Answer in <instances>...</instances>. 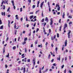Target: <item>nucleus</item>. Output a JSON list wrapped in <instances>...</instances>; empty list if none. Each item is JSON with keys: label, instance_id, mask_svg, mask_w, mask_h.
Listing matches in <instances>:
<instances>
[{"label": "nucleus", "instance_id": "f257e3e1", "mask_svg": "<svg viewBox=\"0 0 73 73\" xmlns=\"http://www.w3.org/2000/svg\"><path fill=\"white\" fill-rule=\"evenodd\" d=\"M57 7V10L58 11H60V5H59L58 4H56V8H57V7Z\"/></svg>", "mask_w": 73, "mask_h": 73}, {"label": "nucleus", "instance_id": "f03ea898", "mask_svg": "<svg viewBox=\"0 0 73 73\" xmlns=\"http://www.w3.org/2000/svg\"><path fill=\"white\" fill-rule=\"evenodd\" d=\"M64 26L63 30H65V28H66V27H68V25L66 23H65V25H64Z\"/></svg>", "mask_w": 73, "mask_h": 73}, {"label": "nucleus", "instance_id": "7ed1b4c3", "mask_svg": "<svg viewBox=\"0 0 73 73\" xmlns=\"http://www.w3.org/2000/svg\"><path fill=\"white\" fill-rule=\"evenodd\" d=\"M71 32V31H70V30H69V32L67 34L68 38H70V33Z\"/></svg>", "mask_w": 73, "mask_h": 73}, {"label": "nucleus", "instance_id": "20e7f679", "mask_svg": "<svg viewBox=\"0 0 73 73\" xmlns=\"http://www.w3.org/2000/svg\"><path fill=\"white\" fill-rule=\"evenodd\" d=\"M56 35H55L54 36H53H53H51V40H54V38L55 39L56 38Z\"/></svg>", "mask_w": 73, "mask_h": 73}, {"label": "nucleus", "instance_id": "39448f33", "mask_svg": "<svg viewBox=\"0 0 73 73\" xmlns=\"http://www.w3.org/2000/svg\"><path fill=\"white\" fill-rule=\"evenodd\" d=\"M51 22H50V25H52L53 24V19L51 18L50 19Z\"/></svg>", "mask_w": 73, "mask_h": 73}, {"label": "nucleus", "instance_id": "423d86ee", "mask_svg": "<svg viewBox=\"0 0 73 73\" xmlns=\"http://www.w3.org/2000/svg\"><path fill=\"white\" fill-rule=\"evenodd\" d=\"M33 63L34 64V65H35V63H36V61L35 60V58H34L33 60Z\"/></svg>", "mask_w": 73, "mask_h": 73}, {"label": "nucleus", "instance_id": "0eeeda50", "mask_svg": "<svg viewBox=\"0 0 73 73\" xmlns=\"http://www.w3.org/2000/svg\"><path fill=\"white\" fill-rule=\"evenodd\" d=\"M57 60H59V61H60V55L59 56V57L57 58Z\"/></svg>", "mask_w": 73, "mask_h": 73}, {"label": "nucleus", "instance_id": "6e6552de", "mask_svg": "<svg viewBox=\"0 0 73 73\" xmlns=\"http://www.w3.org/2000/svg\"><path fill=\"white\" fill-rule=\"evenodd\" d=\"M22 61H25V62H27V58H25L24 59H22Z\"/></svg>", "mask_w": 73, "mask_h": 73}, {"label": "nucleus", "instance_id": "1a4fd4ad", "mask_svg": "<svg viewBox=\"0 0 73 73\" xmlns=\"http://www.w3.org/2000/svg\"><path fill=\"white\" fill-rule=\"evenodd\" d=\"M45 21H47V22H48V21H49V20L48 19V17H46L45 18Z\"/></svg>", "mask_w": 73, "mask_h": 73}, {"label": "nucleus", "instance_id": "9d476101", "mask_svg": "<svg viewBox=\"0 0 73 73\" xmlns=\"http://www.w3.org/2000/svg\"><path fill=\"white\" fill-rule=\"evenodd\" d=\"M65 46H66V45H67V40H66L65 41V42H64Z\"/></svg>", "mask_w": 73, "mask_h": 73}, {"label": "nucleus", "instance_id": "9b49d317", "mask_svg": "<svg viewBox=\"0 0 73 73\" xmlns=\"http://www.w3.org/2000/svg\"><path fill=\"white\" fill-rule=\"evenodd\" d=\"M1 14L2 15V16H3V15L4 16H5V12H4V13H3V12H2L1 13Z\"/></svg>", "mask_w": 73, "mask_h": 73}, {"label": "nucleus", "instance_id": "f8f14e48", "mask_svg": "<svg viewBox=\"0 0 73 73\" xmlns=\"http://www.w3.org/2000/svg\"><path fill=\"white\" fill-rule=\"evenodd\" d=\"M15 17H16V19H17V20L19 19V17H18V15H15Z\"/></svg>", "mask_w": 73, "mask_h": 73}, {"label": "nucleus", "instance_id": "ddd939ff", "mask_svg": "<svg viewBox=\"0 0 73 73\" xmlns=\"http://www.w3.org/2000/svg\"><path fill=\"white\" fill-rule=\"evenodd\" d=\"M65 12H64L63 13V15L62 16V18L64 19V16H65Z\"/></svg>", "mask_w": 73, "mask_h": 73}, {"label": "nucleus", "instance_id": "4468645a", "mask_svg": "<svg viewBox=\"0 0 73 73\" xmlns=\"http://www.w3.org/2000/svg\"><path fill=\"white\" fill-rule=\"evenodd\" d=\"M33 15H32L30 16L29 18L30 19H32L33 18Z\"/></svg>", "mask_w": 73, "mask_h": 73}, {"label": "nucleus", "instance_id": "2eb2a0df", "mask_svg": "<svg viewBox=\"0 0 73 73\" xmlns=\"http://www.w3.org/2000/svg\"><path fill=\"white\" fill-rule=\"evenodd\" d=\"M16 46H14L13 47V49L14 50H15V49H16Z\"/></svg>", "mask_w": 73, "mask_h": 73}, {"label": "nucleus", "instance_id": "dca6fc26", "mask_svg": "<svg viewBox=\"0 0 73 73\" xmlns=\"http://www.w3.org/2000/svg\"><path fill=\"white\" fill-rule=\"evenodd\" d=\"M25 68L24 67L23 69V73H25Z\"/></svg>", "mask_w": 73, "mask_h": 73}, {"label": "nucleus", "instance_id": "f3484780", "mask_svg": "<svg viewBox=\"0 0 73 73\" xmlns=\"http://www.w3.org/2000/svg\"><path fill=\"white\" fill-rule=\"evenodd\" d=\"M48 7H50V3H49V2H48Z\"/></svg>", "mask_w": 73, "mask_h": 73}, {"label": "nucleus", "instance_id": "a211bd4d", "mask_svg": "<svg viewBox=\"0 0 73 73\" xmlns=\"http://www.w3.org/2000/svg\"><path fill=\"white\" fill-rule=\"evenodd\" d=\"M2 24V21L1 20V19L0 18V25Z\"/></svg>", "mask_w": 73, "mask_h": 73}, {"label": "nucleus", "instance_id": "6ab92c4d", "mask_svg": "<svg viewBox=\"0 0 73 73\" xmlns=\"http://www.w3.org/2000/svg\"><path fill=\"white\" fill-rule=\"evenodd\" d=\"M3 53H5V47H4L3 48Z\"/></svg>", "mask_w": 73, "mask_h": 73}, {"label": "nucleus", "instance_id": "aec40b11", "mask_svg": "<svg viewBox=\"0 0 73 73\" xmlns=\"http://www.w3.org/2000/svg\"><path fill=\"white\" fill-rule=\"evenodd\" d=\"M62 28V26H61L60 27H59L60 29L59 30L60 31H61Z\"/></svg>", "mask_w": 73, "mask_h": 73}, {"label": "nucleus", "instance_id": "412c9836", "mask_svg": "<svg viewBox=\"0 0 73 73\" xmlns=\"http://www.w3.org/2000/svg\"><path fill=\"white\" fill-rule=\"evenodd\" d=\"M3 25L1 26V28H0V29H3Z\"/></svg>", "mask_w": 73, "mask_h": 73}, {"label": "nucleus", "instance_id": "4be33fe9", "mask_svg": "<svg viewBox=\"0 0 73 73\" xmlns=\"http://www.w3.org/2000/svg\"><path fill=\"white\" fill-rule=\"evenodd\" d=\"M27 40H28V38H25L24 39L25 41H26Z\"/></svg>", "mask_w": 73, "mask_h": 73}, {"label": "nucleus", "instance_id": "5701e85b", "mask_svg": "<svg viewBox=\"0 0 73 73\" xmlns=\"http://www.w3.org/2000/svg\"><path fill=\"white\" fill-rule=\"evenodd\" d=\"M9 54L8 53V55L6 56V57H8V58H9Z\"/></svg>", "mask_w": 73, "mask_h": 73}, {"label": "nucleus", "instance_id": "b1692460", "mask_svg": "<svg viewBox=\"0 0 73 73\" xmlns=\"http://www.w3.org/2000/svg\"><path fill=\"white\" fill-rule=\"evenodd\" d=\"M10 8H11L9 7L8 8L7 10V12H9V10L10 9Z\"/></svg>", "mask_w": 73, "mask_h": 73}, {"label": "nucleus", "instance_id": "393cba45", "mask_svg": "<svg viewBox=\"0 0 73 73\" xmlns=\"http://www.w3.org/2000/svg\"><path fill=\"white\" fill-rule=\"evenodd\" d=\"M3 9H5V6L4 5H3Z\"/></svg>", "mask_w": 73, "mask_h": 73}, {"label": "nucleus", "instance_id": "a878e982", "mask_svg": "<svg viewBox=\"0 0 73 73\" xmlns=\"http://www.w3.org/2000/svg\"><path fill=\"white\" fill-rule=\"evenodd\" d=\"M58 50V48H57V47H56L55 49V50H56V52H57Z\"/></svg>", "mask_w": 73, "mask_h": 73}, {"label": "nucleus", "instance_id": "bb28decb", "mask_svg": "<svg viewBox=\"0 0 73 73\" xmlns=\"http://www.w3.org/2000/svg\"><path fill=\"white\" fill-rule=\"evenodd\" d=\"M26 43V42L25 41L24 42H23V45H24V44H25Z\"/></svg>", "mask_w": 73, "mask_h": 73}, {"label": "nucleus", "instance_id": "cd10ccee", "mask_svg": "<svg viewBox=\"0 0 73 73\" xmlns=\"http://www.w3.org/2000/svg\"><path fill=\"white\" fill-rule=\"evenodd\" d=\"M20 11L21 12H22V11H23V9L22 8H20Z\"/></svg>", "mask_w": 73, "mask_h": 73}, {"label": "nucleus", "instance_id": "c85d7f7f", "mask_svg": "<svg viewBox=\"0 0 73 73\" xmlns=\"http://www.w3.org/2000/svg\"><path fill=\"white\" fill-rule=\"evenodd\" d=\"M57 37H58V38L59 37V33L57 34Z\"/></svg>", "mask_w": 73, "mask_h": 73}, {"label": "nucleus", "instance_id": "c756f323", "mask_svg": "<svg viewBox=\"0 0 73 73\" xmlns=\"http://www.w3.org/2000/svg\"><path fill=\"white\" fill-rule=\"evenodd\" d=\"M28 1L29 3H31V0H28Z\"/></svg>", "mask_w": 73, "mask_h": 73}, {"label": "nucleus", "instance_id": "7c9ffc66", "mask_svg": "<svg viewBox=\"0 0 73 73\" xmlns=\"http://www.w3.org/2000/svg\"><path fill=\"white\" fill-rule=\"evenodd\" d=\"M64 65H63L61 66V69H63L64 68Z\"/></svg>", "mask_w": 73, "mask_h": 73}, {"label": "nucleus", "instance_id": "2f4dec72", "mask_svg": "<svg viewBox=\"0 0 73 73\" xmlns=\"http://www.w3.org/2000/svg\"><path fill=\"white\" fill-rule=\"evenodd\" d=\"M44 21V19H43L42 20V22L43 23Z\"/></svg>", "mask_w": 73, "mask_h": 73}, {"label": "nucleus", "instance_id": "473e14b6", "mask_svg": "<svg viewBox=\"0 0 73 73\" xmlns=\"http://www.w3.org/2000/svg\"><path fill=\"white\" fill-rule=\"evenodd\" d=\"M38 31H39V29L37 28L36 29V32H37Z\"/></svg>", "mask_w": 73, "mask_h": 73}, {"label": "nucleus", "instance_id": "72a5a7b5", "mask_svg": "<svg viewBox=\"0 0 73 73\" xmlns=\"http://www.w3.org/2000/svg\"><path fill=\"white\" fill-rule=\"evenodd\" d=\"M49 12H50V11H51V10L50 9V7H49Z\"/></svg>", "mask_w": 73, "mask_h": 73}, {"label": "nucleus", "instance_id": "f704fd0d", "mask_svg": "<svg viewBox=\"0 0 73 73\" xmlns=\"http://www.w3.org/2000/svg\"><path fill=\"white\" fill-rule=\"evenodd\" d=\"M36 23L35 22L34 23V27H35V26H36Z\"/></svg>", "mask_w": 73, "mask_h": 73}, {"label": "nucleus", "instance_id": "c9c22d12", "mask_svg": "<svg viewBox=\"0 0 73 73\" xmlns=\"http://www.w3.org/2000/svg\"><path fill=\"white\" fill-rule=\"evenodd\" d=\"M4 1H3L2 2L1 4L2 5H3V4H4Z\"/></svg>", "mask_w": 73, "mask_h": 73}, {"label": "nucleus", "instance_id": "e433bc0d", "mask_svg": "<svg viewBox=\"0 0 73 73\" xmlns=\"http://www.w3.org/2000/svg\"><path fill=\"white\" fill-rule=\"evenodd\" d=\"M35 7H36V6H35V5H33V8H35Z\"/></svg>", "mask_w": 73, "mask_h": 73}, {"label": "nucleus", "instance_id": "4c0bfd02", "mask_svg": "<svg viewBox=\"0 0 73 73\" xmlns=\"http://www.w3.org/2000/svg\"><path fill=\"white\" fill-rule=\"evenodd\" d=\"M53 66H56V63H54L53 64Z\"/></svg>", "mask_w": 73, "mask_h": 73}, {"label": "nucleus", "instance_id": "58836bf2", "mask_svg": "<svg viewBox=\"0 0 73 73\" xmlns=\"http://www.w3.org/2000/svg\"><path fill=\"white\" fill-rule=\"evenodd\" d=\"M61 19H59V23H61Z\"/></svg>", "mask_w": 73, "mask_h": 73}, {"label": "nucleus", "instance_id": "ea45409f", "mask_svg": "<svg viewBox=\"0 0 73 73\" xmlns=\"http://www.w3.org/2000/svg\"><path fill=\"white\" fill-rule=\"evenodd\" d=\"M20 37H18V41H19L20 40Z\"/></svg>", "mask_w": 73, "mask_h": 73}, {"label": "nucleus", "instance_id": "a19ab883", "mask_svg": "<svg viewBox=\"0 0 73 73\" xmlns=\"http://www.w3.org/2000/svg\"><path fill=\"white\" fill-rule=\"evenodd\" d=\"M44 2L43 1V2H42L41 3V5H43V4H44Z\"/></svg>", "mask_w": 73, "mask_h": 73}, {"label": "nucleus", "instance_id": "79ce46f5", "mask_svg": "<svg viewBox=\"0 0 73 73\" xmlns=\"http://www.w3.org/2000/svg\"><path fill=\"white\" fill-rule=\"evenodd\" d=\"M9 39V38L8 37H7V38L6 39V41H7Z\"/></svg>", "mask_w": 73, "mask_h": 73}, {"label": "nucleus", "instance_id": "37998d69", "mask_svg": "<svg viewBox=\"0 0 73 73\" xmlns=\"http://www.w3.org/2000/svg\"><path fill=\"white\" fill-rule=\"evenodd\" d=\"M7 17H11V15H7Z\"/></svg>", "mask_w": 73, "mask_h": 73}, {"label": "nucleus", "instance_id": "c03bdc74", "mask_svg": "<svg viewBox=\"0 0 73 73\" xmlns=\"http://www.w3.org/2000/svg\"><path fill=\"white\" fill-rule=\"evenodd\" d=\"M68 24L69 25H70V24H72V22H70Z\"/></svg>", "mask_w": 73, "mask_h": 73}, {"label": "nucleus", "instance_id": "a18cd8bd", "mask_svg": "<svg viewBox=\"0 0 73 73\" xmlns=\"http://www.w3.org/2000/svg\"><path fill=\"white\" fill-rule=\"evenodd\" d=\"M49 33H50V32H51V29H50L49 30Z\"/></svg>", "mask_w": 73, "mask_h": 73}, {"label": "nucleus", "instance_id": "49530a36", "mask_svg": "<svg viewBox=\"0 0 73 73\" xmlns=\"http://www.w3.org/2000/svg\"><path fill=\"white\" fill-rule=\"evenodd\" d=\"M39 12V10H38L36 11V12L35 13L36 14H37V12Z\"/></svg>", "mask_w": 73, "mask_h": 73}, {"label": "nucleus", "instance_id": "de8ad7c7", "mask_svg": "<svg viewBox=\"0 0 73 73\" xmlns=\"http://www.w3.org/2000/svg\"><path fill=\"white\" fill-rule=\"evenodd\" d=\"M41 15L42 17H44V15L43 14V13L42 12Z\"/></svg>", "mask_w": 73, "mask_h": 73}, {"label": "nucleus", "instance_id": "09e8293b", "mask_svg": "<svg viewBox=\"0 0 73 73\" xmlns=\"http://www.w3.org/2000/svg\"><path fill=\"white\" fill-rule=\"evenodd\" d=\"M30 60L29 59L28 60H27V62H30Z\"/></svg>", "mask_w": 73, "mask_h": 73}, {"label": "nucleus", "instance_id": "8fccbe9b", "mask_svg": "<svg viewBox=\"0 0 73 73\" xmlns=\"http://www.w3.org/2000/svg\"><path fill=\"white\" fill-rule=\"evenodd\" d=\"M35 43L36 44H37V40H36L35 42Z\"/></svg>", "mask_w": 73, "mask_h": 73}, {"label": "nucleus", "instance_id": "3c124183", "mask_svg": "<svg viewBox=\"0 0 73 73\" xmlns=\"http://www.w3.org/2000/svg\"><path fill=\"white\" fill-rule=\"evenodd\" d=\"M23 18H21V21H23Z\"/></svg>", "mask_w": 73, "mask_h": 73}, {"label": "nucleus", "instance_id": "603ef678", "mask_svg": "<svg viewBox=\"0 0 73 73\" xmlns=\"http://www.w3.org/2000/svg\"><path fill=\"white\" fill-rule=\"evenodd\" d=\"M11 3H12V4L14 3V1H12Z\"/></svg>", "mask_w": 73, "mask_h": 73}, {"label": "nucleus", "instance_id": "864d4df0", "mask_svg": "<svg viewBox=\"0 0 73 73\" xmlns=\"http://www.w3.org/2000/svg\"><path fill=\"white\" fill-rule=\"evenodd\" d=\"M13 8H14V9H16V7H15V6H13Z\"/></svg>", "mask_w": 73, "mask_h": 73}, {"label": "nucleus", "instance_id": "5fc2aeb1", "mask_svg": "<svg viewBox=\"0 0 73 73\" xmlns=\"http://www.w3.org/2000/svg\"><path fill=\"white\" fill-rule=\"evenodd\" d=\"M68 18H70V19H72V17L70 16H69Z\"/></svg>", "mask_w": 73, "mask_h": 73}, {"label": "nucleus", "instance_id": "6e6d98bb", "mask_svg": "<svg viewBox=\"0 0 73 73\" xmlns=\"http://www.w3.org/2000/svg\"><path fill=\"white\" fill-rule=\"evenodd\" d=\"M51 68L52 69H54V66H52Z\"/></svg>", "mask_w": 73, "mask_h": 73}, {"label": "nucleus", "instance_id": "4d7b16f0", "mask_svg": "<svg viewBox=\"0 0 73 73\" xmlns=\"http://www.w3.org/2000/svg\"><path fill=\"white\" fill-rule=\"evenodd\" d=\"M26 21H28V17H27L26 18Z\"/></svg>", "mask_w": 73, "mask_h": 73}, {"label": "nucleus", "instance_id": "13d9d810", "mask_svg": "<svg viewBox=\"0 0 73 73\" xmlns=\"http://www.w3.org/2000/svg\"><path fill=\"white\" fill-rule=\"evenodd\" d=\"M8 0H7L6 1V3L7 4H8Z\"/></svg>", "mask_w": 73, "mask_h": 73}, {"label": "nucleus", "instance_id": "bf43d9fd", "mask_svg": "<svg viewBox=\"0 0 73 73\" xmlns=\"http://www.w3.org/2000/svg\"><path fill=\"white\" fill-rule=\"evenodd\" d=\"M31 21H33V22H35V21H33V19H32L31 20Z\"/></svg>", "mask_w": 73, "mask_h": 73}, {"label": "nucleus", "instance_id": "052dcab7", "mask_svg": "<svg viewBox=\"0 0 73 73\" xmlns=\"http://www.w3.org/2000/svg\"><path fill=\"white\" fill-rule=\"evenodd\" d=\"M60 12H58L57 15H60Z\"/></svg>", "mask_w": 73, "mask_h": 73}, {"label": "nucleus", "instance_id": "680f3d73", "mask_svg": "<svg viewBox=\"0 0 73 73\" xmlns=\"http://www.w3.org/2000/svg\"><path fill=\"white\" fill-rule=\"evenodd\" d=\"M29 14H33V12L30 13Z\"/></svg>", "mask_w": 73, "mask_h": 73}, {"label": "nucleus", "instance_id": "e2e57ef3", "mask_svg": "<svg viewBox=\"0 0 73 73\" xmlns=\"http://www.w3.org/2000/svg\"><path fill=\"white\" fill-rule=\"evenodd\" d=\"M48 68L46 69L45 70V72H46L48 71Z\"/></svg>", "mask_w": 73, "mask_h": 73}, {"label": "nucleus", "instance_id": "0e129e2a", "mask_svg": "<svg viewBox=\"0 0 73 73\" xmlns=\"http://www.w3.org/2000/svg\"><path fill=\"white\" fill-rule=\"evenodd\" d=\"M40 4V1H38L37 2V4Z\"/></svg>", "mask_w": 73, "mask_h": 73}, {"label": "nucleus", "instance_id": "69168bd1", "mask_svg": "<svg viewBox=\"0 0 73 73\" xmlns=\"http://www.w3.org/2000/svg\"><path fill=\"white\" fill-rule=\"evenodd\" d=\"M39 73H41V70H39Z\"/></svg>", "mask_w": 73, "mask_h": 73}, {"label": "nucleus", "instance_id": "338daca9", "mask_svg": "<svg viewBox=\"0 0 73 73\" xmlns=\"http://www.w3.org/2000/svg\"><path fill=\"white\" fill-rule=\"evenodd\" d=\"M23 33H25V31H23Z\"/></svg>", "mask_w": 73, "mask_h": 73}, {"label": "nucleus", "instance_id": "774afa93", "mask_svg": "<svg viewBox=\"0 0 73 73\" xmlns=\"http://www.w3.org/2000/svg\"><path fill=\"white\" fill-rule=\"evenodd\" d=\"M66 69L64 71V73H66Z\"/></svg>", "mask_w": 73, "mask_h": 73}]
</instances>
